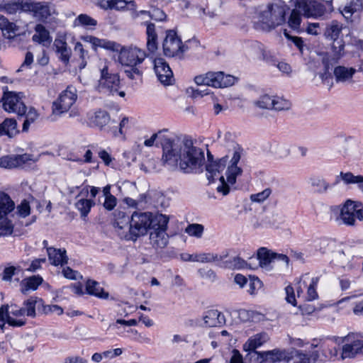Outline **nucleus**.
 I'll return each instance as SVG.
<instances>
[{
	"instance_id": "f257e3e1",
	"label": "nucleus",
	"mask_w": 363,
	"mask_h": 363,
	"mask_svg": "<svg viewBox=\"0 0 363 363\" xmlns=\"http://www.w3.org/2000/svg\"><path fill=\"white\" fill-rule=\"evenodd\" d=\"M162 160L164 166L178 168L184 174H196L204 164V152L194 145L191 138H171L163 136Z\"/></svg>"
},
{
	"instance_id": "f03ea898",
	"label": "nucleus",
	"mask_w": 363,
	"mask_h": 363,
	"mask_svg": "<svg viewBox=\"0 0 363 363\" xmlns=\"http://www.w3.org/2000/svg\"><path fill=\"white\" fill-rule=\"evenodd\" d=\"M245 350L247 351L245 357L246 363H315L319 357L318 351L308 354L294 348L288 350L274 349L264 352H258L251 348Z\"/></svg>"
},
{
	"instance_id": "7ed1b4c3",
	"label": "nucleus",
	"mask_w": 363,
	"mask_h": 363,
	"mask_svg": "<svg viewBox=\"0 0 363 363\" xmlns=\"http://www.w3.org/2000/svg\"><path fill=\"white\" fill-rule=\"evenodd\" d=\"M2 9L9 14H14L19 11L30 12L33 18L40 21L35 27V33L33 35V41L42 43L45 40V26L43 24L45 7L40 3L31 0H11L5 4Z\"/></svg>"
},
{
	"instance_id": "20e7f679",
	"label": "nucleus",
	"mask_w": 363,
	"mask_h": 363,
	"mask_svg": "<svg viewBox=\"0 0 363 363\" xmlns=\"http://www.w3.org/2000/svg\"><path fill=\"white\" fill-rule=\"evenodd\" d=\"M289 11L288 5L282 0H274L267 4L265 10L258 13V22L255 28L270 31L286 22V15Z\"/></svg>"
},
{
	"instance_id": "39448f33",
	"label": "nucleus",
	"mask_w": 363,
	"mask_h": 363,
	"mask_svg": "<svg viewBox=\"0 0 363 363\" xmlns=\"http://www.w3.org/2000/svg\"><path fill=\"white\" fill-rule=\"evenodd\" d=\"M147 57L146 52L137 47H121L119 50L118 61L129 69L125 70L126 76L134 79L135 76L141 77L143 72L138 67Z\"/></svg>"
},
{
	"instance_id": "423d86ee",
	"label": "nucleus",
	"mask_w": 363,
	"mask_h": 363,
	"mask_svg": "<svg viewBox=\"0 0 363 363\" xmlns=\"http://www.w3.org/2000/svg\"><path fill=\"white\" fill-rule=\"evenodd\" d=\"M155 214L151 212H134L130 218L125 213L120 212L119 218L121 216L125 219V224H129L130 240L135 241L138 238L145 235L147 230L151 229Z\"/></svg>"
},
{
	"instance_id": "0eeeda50",
	"label": "nucleus",
	"mask_w": 363,
	"mask_h": 363,
	"mask_svg": "<svg viewBox=\"0 0 363 363\" xmlns=\"http://www.w3.org/2000/svg\"><path fill=\"white\" fill-rule=\"evenodd\" d=\"M77 99V89L67 86L66 89L60 93L59 96L52 104V112L47 116V120L56 122L68 113Z\"/></svg>"
},
{
	"instance_id": "6e6552de",
	"label": "nucleus",
	"mask_w": 363,
	"mask_h": 363,
	"mask_svg": "<svg viewBox=\"0 0 363 363\" xmlns=\"http://www.w3.org/2000/svg\"><path fill=\"white\" fill-rule=\"evenodd\" d=\"M193 41L196 43H199V41L196 38L189 40L185 43H183L176 30H167L165 31V37L162 41L164 55L167 57H177L182 60L184 58V52L189 50L186 43Z\"/></svg>"
},
{
	"instance_id": "1a4fd4ad",
	"label": "nucleus",
	"mask_w": 363,
	"mask_h": 363,
	"mask_svg": "<svg viewBox=\"0 0 363 363\" xmlns=\"http://www.w3.org/2000/svg\"><path fill=\"white\" fill-rule=\"evenodd\" d=\"M169 218L162 213H155L152 220V231L150 233V242L153 247L164 248L169 242L167 233V225Z\"/></svg>"
},
{
	"instance_id": "9d476101",
	"label": "nucleus",
	"mask_w": 363,
	"mask_h": 363,
	"mask_svg": "<svg viewBox=\"0 0 363 363\" xmlns=\"http://www.w3.org/2000/svg\"><path fill=\"white\" fill-rule=\"evenodd\" d=\"M338 345L344 344L342 347L341 358H354L357 354H363V335L350 333L345 337L333 336Z\"/></svg>"
},
{
	"instance_id": "9b49d317",
	"label": "nucleus",
	"mask_w": 363,
	"mask_h": 363,
	"mask_svg": "<svg viewBox=\"0 0 363 363\" xmlns=\"http://www.w3.org/2000/svg\"><path fill=\"white\" fill-rule=\"evenodd\" d=\"M342 30V26L337 21H332L328 24L324 31V35L328 40H333L331 50L333 60L337 62L343 55L345 50V41L342 37H340Z\"/></svg>"
},
{
	"instance_id": "f8f14e48",
	"label": "nucleus",
	"mask_w": 363,
	"mask_h": 363,
	"mask_svg": "<svg viewBox=\"0 0 363 363\" xmlns=\"http://www.w3.org/2000/svg\"><path fill=\"white\" fill-rule=\"evenodd\" d=\"M120 77L118 73L108 70L107 66L101 69L100 79L96 90L100 93L114 95L120 88Z\"/></svg>"
},
{
	"instance_id": "ddd939ff",
	"label": "nucleus",
	"mask_w": 363,
	"mask_h": 363,
	"mask_svg": "<svg viewBox=\"0 0 363 363\" xmlns=\"http://www.w3.org/2000/svg\"><path fill=\"white\" fill-rule=\"evenodd\" d=\"M22 93L9 91L4 93L3 106L8 112L16 113L18 116H23L26 112V106L21 101Z\"/></svg>"
},
{
	"instance_id": "4468645a",
	"label": "nucleus",
	"mask_w": 363,
	"mask_h": 363,
	"mask_svg": "<svg viewBox=\"0 0 363 363\" xmlns=\"http://www.w3.org/2000/svg\"><path fill=\"white\" fill-rule=\"evenodd\" d=\"M153 64L158 80L164 85L172 84L174 81L173 72L166 60L162 57H156Z\"/></svg>"
},
{
	"instance_id": "2eb2a0df",
	"label": "nucleus",
	"mask_w": 363,
	"mask_h": 363,
	"mask_svg": "<svg viewBox=\"0 0 363 363\" xmlns=\"http://www.w3.org/2000/svg\"><path fill=\"white\" fill-rule=\"evenodd\" d=\"M242 151V148L237 144L234 147V152L230 160V164L226 170V179L228 183L231 185L236 183L237 177L240 175L242 172V169L238 167V164L241 157Z\"/></svg>"
},
{
	"instance_id": "dca6fc26",
	"label": "nucleus",
	"mask_w": 363,
	"mask_h": 363,
	"mask_svg": "<svg viewBox=\"0 0 363 363\" xmlns=\"http://www.w3.org/2000/svg\"><path fill=\"white\" fill-rule=\"evenodd\" d=\"M31 155L28 154L6 155L0 158V167L6 169L21 167L24 164H30V162H35Z\"/></svg>"
},
{
	"instance_id": "f3484780",
	"label": "nucleus",
	"mask_w": 363,
	"mask_h": 363,
	"mask_svg": "<svg viewBox=\"0 0 363 363\" xmlns=\"http://www.w3.org/2000/svg\"><path fill=\"white\" fill-rule=\"evenodd\" d=\"M53 48L57 59L65 65L69 64L72 50L66 42L65 37L59 36L55 39Z\"/></svg>"
},
{
	"instance_id": "a211bd4d",
	"label": "nucleus",
	"mask_w": 363,
	"mask_h": 363,
	"mask_svg": "<svg viewBox=\"0 0 363 363\" xmlns=\"http://www.w3.org/2000/svg\"><path fill=\"white\" fill-rule=\"evenodd\" d=\"M208 86L215 88L228 87L233 85L237 79L230 74H225L223 72H208Z\"/></svg>"
},
{
	"instance_id": "6ab92c4d",
	"label": "nucleus",
	"mask_w": 363,
	"mask_h": 363,
	"mask_svg": "<svg viewBox=\"0 0 363 363\" xmlns=\"http://www.w3.org/2000/svg\"><path fill=\"white\" fill-rule=\"evenodd\" d=\"M47 255L50 264L55 267H64L68 263V256L65 248L47 247Z\"/></svg>"
},
{
	"instance_id": "aec40b11",
	"label": "nucleus",
	"mask_w": 363,
	"mask_h": 363,
	"mask_svg": "<svg viewBox=\"0 0 363 363\" xmlns=\"http://www.w3.org/2000/svg\"><path fill=\"white\" fill-rule=\"evenodd\" d=\"M82 40L91 44L92 48L96 50L97 48H101L107 50L119 52L121 46L120 44L106 39H100L93 35L82 36Z\"/></svg>"
},
{
	"instance_id": "412c9836",
	"label": "nucleus",
	"mask_w": 363,
	"mask_h": 363,
	"mask_svg": "<svg viewBox=\"0 0 363 363\" xmlns=\"http://www.w3.org/2000/svg\"><path fill=\"white\" fill-rule=\"evenodd\" d=\"M319 345L323 356L328 359H335L339 352L338 342H335L333 337H328L320 340Z\"/></svg>"
},
{
	"instance_id": "4be33fe9",
	"label": "nucleus",
	"mask_w": 363,
	"mask_h": 363,
	"mask_svg": "<svg viewBox=\"0 0 363 363\" xmlns=\"http://www.w3.org/2000/svg\"><path fill=\"white\" fill-rule=\"evenodd\" d=\"M228 160V157L225 156L206 165V177L209 184L214 182L216 180L215 177H217V174L224 170Z\"/></svg>"
},
{
	"instance_id": "5701e85b",
	"label": "nucleus",
	"mask_w": 363,
	"mask_h": 363,
	"mask_svg": "<svg viewBox=\"0 0 363 363\" xmlns=\"http://www.w3.org/2000/svg\"><path fill=\"white\" fill-rule=\"evenodd\" d=\"M203 319L206 327H221L225 324V318L223 313L215 309L206 311Z\"/></svg>"
},
{
	"instance_id": "b1692460",
	"label": "nucleus",
	"mask_w": 363,
	"mask_h": 363,
	"mask_svg": "<svg viewBox=\"0 0 363 363\" xmlns=\"http://www.w3.org/2000/svg\"><path fill=\"white\" fill-rule=\"evenodd\" d=\"M355 201L347 200L340 209V217L342 223L347 225H354L355 223Z\"/></svg>"
},
{
	"instance_id": "393cba45",
	"label": "nucleus",
	"mask_w": 363,
	"mask_h": 363,
	"mask_svg": "<svg viewBox=\"0 0 363 363\" xmlns=\"http://www.w3.org/2000/svg\"><path fill=\"white\" fill-rule=\"evenodd\" d=\"M144 24L146 26L147 50L150 53L155 54L158 49V36L155 25L149 21H145Z\"/></svg>"
},
{
	"instance_id": "a878e982",
	"label": "nucleus",
	"mask_w": 363,
	"mask_h": 363,
	"mask_svg": "<svg viewBox=\"0 0 363 363\" xmlns=\"http://www.w3.org/2000/svg\"><path fill=\"white\" fill-rule=\"evenodd\" d=\"M220 267L230 269H242L245 268L257 269V267H252L250 263H247L245 259L239 256H235L231 258H225L223 261H220L217 264Z\"/></svg>"
},
{
	"instance_id": "bb28decb",
	"label": "nucleus",
	"mask_w": 363,
	"mask_h": 363,
	"mask_svg": "<svg viewBox=\"0 0 363 363\" xmlns=\"http://www.w3.org/2000/svg\"><path fill=\"white\" fill-rule=\"evenodd\" d=\"M85 293L100 299L107 300L109 298V293L105 291L99 282L91 279H88L85 282Z\"/></svg>"
},
{
	"instance_id": "cd10ccee",
	"label": "nucleus",
	"mask_w": 363,
	"mask_h": 363,
	"mask_svg": "<svg viewBox=\"0 0 363 363\" xmlns=\"http://www.w3.org/2000/svg\"><path fill=\"white\" fill-rule=\"evenodd\" d=\"M43 282V278L38 275L24 278L19 284L20 291L23 294H27L30 291H35Z\"/></svg>"
},
{
	"instance_id": "c85d7f7f",
	"label": "nucleus",
	"mask_w": 363,
	"mask_h": 363,
	"mask_svg": "<svg viewBox=\"0 0 363 363\" xmlns=\"http://www.w3.org/2000/svg\"><path fill=\"white\" fill-rule=\"evenodd\" d=\"M6 321L7 323L13 327H21L26 324L24 318L15 319L9 315V306L3 305L0 307V328H3Z\"/></svg>"
},
{
	"instance_id": "c756f323",
	"label": "nucleus",
	"mask_w": 363,
	"mask_h": 363,
	"mask_svg": "<svg viewBox=\"0 0 363 363\" xmlns=\"http://www.w3.org/2000/svg\"><path fill=\"white\" fill-rule=\"evenodd\" d=\"M357 70L354 67L338 65L334 68L333 74L337 83L352 81Z\"/></svg>"
},
{
	"instance_id": "7c9ffc66",
	"label": "nucleus",
	"mask_w": 363,
	"mask_h": 363,
	"mask_svg": "<svg viewBox=\"0 0 363 363\" xmlns=\"http://www.w3.org/2000/svg\"><path fill=\"white\" fill-rule=\"evenodd\" d=\"M110 119L106 111L99 109L89 117V123L91 126L101 129L108 123Z\"/></svg>"
},
{
	"instance_id": "2f4dec72",
	"label": "nucleus",
	"mask_w": 363,
	"mask_h": 363,
	"mask_svg": "<svg viewBox=\"0 0 363 363\" xmlns=\"http://www.w3.org/2000/svg\"><path fill=\"white\" fill-rule=\"evenodd\" d=\"M256 259L259 261L258 265L262 268H267L271 262L274 261V252L264 247L257 250Z\"/></svg>"
},
{
	"instance_id": "473e14b6",
	"label": "nucleus",
	"mask_w": 363,
	"mask_h": 363,
	"mask_svg": "<svg viewBox=\"0 0 363 363\" xmlns=\"http://www.w3.org/2000/svg\"><path fill=\"white\" fill-rule=\"evenodd\" d=\"M0 30L5 38L11 39L16 36L19 28L16 23L10 22L5 16L0 15Z\"/></svg>"
},
{
	"instance_id": "72a5a7b5",
	"label": "nucleus",
	"mask_w": 363,
	"mask_h": 363,
	"mask_svg": "<svg viewBox=\"0 0 363 363\" xmlns=\"http://www.w3.org/2000/svg\"><path fill=\"white\" fill-rule=\"evenodd\" d=\"M228 253L223 252L221 255L214 253H200L194 254V262L201 263L218 262L223 261L224 259L228 258Z\"/></svg>"
},
{
	"instance_id": "f704fd0d",
	"label": "nucleus",
	"mask_w": 363,
	"mask_h": 363,
	"mask_svg": "<svg viewBox=\"0 0 363 363\" xmlns=\"http://www.w3.org/2000/svg\"><path fill=\"white\" fill-rule=\"evenodd\" d=\"M97 21L86 13L79 14L73 21V27H82L93 30L97 26Z\"/></svg>"
},
{
	"instance_id": "c9c22d12",
	"label": "nucleus",
	"mask_w": 363,
	"mask_h": 363,
	"mask_svg": "<svg viewBox=\"0 0 363 363\" xmlns=\"http://www.w3.org/2000/svg\"><path fill=\"white\" fill-rule=\"evenodd\" d=\"M15 207L14 202L9 196L0 191V218L6 217Z\"/></svg>"
},
{
	"instance_id": "e433bc0d",
	"label": "nucleus",
	"mask_w": 363,
	"mask_h": 363,
	"mask_svg": "<svg viewBox=\"0 0 363 363\" xmlns=\"http://www.w3.org/2000/svg\"><path fill=\"white\" fill-rule=\"evenodd\" d=\"M16 121L12 118L5 119L0 124V135H6L11 138L18 133Z\"/></svg>"
},
{
	"instance_id": "4c0bfd02",
	"label": "nucleus",
	"mask_w": 363,
	"mask_h": 363,
	"mask_svg": "<svg viewBox=\"0 0 363 363\" xmlns=\"http://www.w3.org/2000/svg\"><path fill=\"white\" fill-rule=\"evenodd\" d=\"M340 177L345 184H357L358 189L363 193L362 175H354L350 172H340Z\"/></svg>"
},
{
	"instance_id": "58836bf2",
	"label": "nucleus",
	"mask_w": 363,
	"mask_h": 363,
	"mask_svg": "<svg viewBox=\"0 0 363 363\" xmlns=\"http://www.w3.org/2000/svg\"><path fill=\"white\" fill-rule=\"evenodd\" d=\"M255 104L260 108L264 109H274L277 111H282L284 106H279L277 103H274V99H272L269 95L262 96L259 100L255 102Z\"/></svg>"
},
{
	"instance_id": "ea45409f",
	"label": "nucleus",
	"mask_w": 363,
	"mask_h": 363,
	"mask_svg": "<svg viewBox=\"0 0 363 363\" xmlns=\"http://www.w3.org/2000/svg\"><path fill=\"white\" fill-rule=\"evenodd\" d=\"M362 9V4L361 0H350L341 10L343 16L348 19L355 12L360 11Z\"/></svg>"
},
{
	"instance_id": "a19ab883",
	"label": "nucleus",
	"mask_w": 363,
	"mask_h": 363,
	"mask_svg": "<svg viewBox=\"0 0 363 363\" xmlns=\"http://www.w3.org/2000/svg\"><path fill=\"white\" fill-rule=\"evenodd\" d=\"M288 26L297 33H301L304 29L301 28V14L297 10H292L288 20Z\"/></svg>"
},
{
	"instance_id": "79ce46f5",
	"label": "nucleus",
	"mask_w": 363,
	"mask_h": 363,
	"mask_svg": "<svg viewBox=\"0 0 363 363\" xmlns=\"http://www.w3.org/2000/svg\"><path fill=\"white\" fill-rule=\"evenodd\" d=\"M96 204L95 201L91 199H81L76 203L75 206L81 213L82 217H86L91 208Z\"/></svg>"
},
{
	"instance_id": "37998d69",
	"label": "nucleus",
	"mask_w": 363,
	"mask_h": 363,
	"mask_svg": "<svg viewBox=\"0 0 363 363\" xmlns=\"http://www.w3.org/2000/svg\"><path fill=\"white\" fill-rule=\"evenodd\" d=\"M267 340L268 335L267 333H262L256 334L248 340L247 342L245 345V347L247 346V348L256 350L266 342Z\"/></svg>"
},
{
	"instance_id": "c03bdc74",
	"label": "nucleus",
	"mask_w": 363,
	"mask_h": 363,
	"mask_svg": "<svg viewBox=\"0 0 363 363\" xmlns=\"http://www.w3.org/2000/svg\"><path fill=\"white\" fill-rule=\"evenodd\" d=\"M58 12L56 11L55 5L51 3H47V23H50V28L53 29L61 23V21L56 16Z\"/></svg>"
},
{
	"instance_id": "a18cd8bd",
	"label": "nucleus",
	"mask_w": 363,
	"mask_h": 363,
	"mask_svg": "<svg viewBox=\"0 0 363 363\" xmlns=\"http://www.w3.org/2000/svg\"><path fill=\"white\" fill-rule=\"evenodd\" d=\"M311 0H294V5L295 9L294 10H297L298 12L306 17H310L311 12Z\"/></svg>"
},
{
	"instance_id": "49530a36",
	"label": "nucleus",
	"mask_w": 363,
	"mask_h": 363,
	"mask_svg": "<svg viewBox=\"0 0 363 363\" xmlns=\"http://www.w3.org/2000/svg\"><path fill=\"white\" fill-rule=\"evenodd\" d=\"M249 289L247 292L251 295H255L262 287V281L255 276H250L248 281Z\"/></svg>"
},
{
	"instance_id": "de8ad7c7",
	"label": "nucleus",
	"mask_w": 363,
	"mask_h": 363,
	"mask_svg": "<svg viewBox=\"0 0 363 363\" xmlns=\"http://www.w3.org/2000/svg\"><path fill=\"white\" fill-rule=\"evenodd\" d=\"M311 184L313 187H317L316 192L319 194L326 192L330 187L329 184L325 179L319 177L311 178Z\"/></svg>"
},
{
	"instance_id": "09e8293b",
	"label": "nucleus",
	"mask_w": 363,
	"mask_h": 363,
	"mask_svg": "<svg viewBox=\"0 0 363 363\" xmlns=\"http://www.w3.org/2000/svg\"><path fill=\"white\" fill-rule=\"evenodd\" d=\"M13 226L6 217L0 218V236H7L13 233Z\"/></svg>"
},
{
	"instance_id": "8fccbe9b",
	"label": "nucleus",
	"mask_w": 363,
	"mask_h": 363,
	"mask_svg": "<svg viewBox=\"0 0 363 363\" xmlns=\"http://www.w3.org/2000/svg\"><path fill=\"white\" fill-rule=\"evenodd\" d=\"M283 34L288 40H291L294 44V45L298 48L301 54L303 53V48L305 47V44L302 38L291 35L289 34V32L286 29H284L283 30Z\"/></svg>"
},
{
	"instance_id": "3c124183",
	"label": "nucleus",
	"mask_w": 363,
	"mask_h": 363,
	"mask_svg": "<svg viewBox=\"0 0 363 363\" xmlns=\"http://www.w3.org/2000/svg\"><path fill=\"white\" fill-rule=\"evenodd\" d=\"M24 116H26V119L23 124V131L26 132L28 130L30 124L37 119L38 114L35 108H30L28 112H26Z\"/></svg>"
},
{
	"instance_id": "603ef678",
	"label": "nucleus",
	"mask_w": 363,
	"mask_h": 363,
	"mask_svg": "<svg viewBox=\"0 0 363 363\" xmlns=\"http://www.w3.org/2000/svg\"><path fill=\"white\" fill-rule=\"evenodd\" d=\"M311 12L310 17L311 16H321L324 15L325 12V6L315 0L311 1Z\"/></svg>"
},
{
	"instance_id": "864d4df0",
	"label": "nucleus",
	"mask_w": 363,
	"mask_h": 363,
	"mask_svg": "<svg viewBox=\"0 0 363 363\" xmlns=\"http://www.w3.org/2000/svg\"><path fill=\"white\" fill-rule=\"evenodd\" d=\"M203 232V226L201 224L193 223L187 226L186 233L191 236L200 238Z\"/></svg>"
},
{
	"instance_id": "5fc2aeb1",
	"label": "nucleus",
	"mask_w": 363,
	"mask_h": 363,
	"mask_svg": "<svg viewBox=\"0 0 363 363\" xmlns=\"http://www.w3.org/2000/svg\"><path fill=\"white\" fill-rule=\"evenodd\" d=\"M62 274L65 278L70 280H77L83 277L79 272L72 269L69 267H63Z\"/></svg>"
},
{
	"instance_id": "6e6d98bb",
	"label": "nucleus",
	"mask_w": 363,
	"mask_h": 363,
	"mask_svg": "<svg viewBox=\"0 0 363 363\" xmlns=\"http://www.w3.org/2000/svg\"><path fill=\"white\" fill-rule=\"evenodd\" d=\"M272 190L269 188H267L261 192L252 194L250 199L252 202L262 203L270 196Z\"/></svg>"
},
{
	"instance_id": "4d7b16f0",
	"label": "nucleus",
	"mask_w": 363,
	"mask_h": 363,
	"mask_svg": "<svg viewBox=\"0 0 363 363\" xmlns=\"http://www.w3.org/2000/svg\"><path fill=\"white\" fill-rule=\"evenodd\" d=\"M36 300L34 298H30L24 302L26 306V313L28 316L34 317L35 315V305Z\"/></svg>"
},
{
	"instance_id": "13d9d810",
	"label": "nucleus",
	"mask_w": 363,
	"mask_h": 363,
	"mask_svg": "<svg viewBox=\"0 0 363 363\" xmlns=\"http://www.w3.org/2000/svg\"><path fill=\"white\" fill-rule=\"evenodd\" d=\"M198 273L199 274L201 277L203 279H208L213 281L216 278V272L211 269L200 268L198 270Z\"/></svg>"
},
{
	"instance_id": "bf43d9fd",
	"label": "nucleus",
	"mask_w": 363,
	"mask_h": 363,
	"mask_svg": "<svg viewBox=\"0 0 363 363\" xmlns=\"http://www.w3.org/2000/svg\"><path fill=\"white\" fill-rule=\"evenodd\" d=\"M219 180L220 182V184L217 187V191L221 193L223 196L228 195L230 192V184H228V182H225L223 176H220L219 177Z\"/></svg>"
},
{
	"instance_id": "052dcab7",
	"label": "nucleus",
	"mask_w": 363,
	"mask_h": 363,
	"mask_svg": "<svg viewBox=\"0 0 363 363\" xmlns=\"http://www.w3.org/2000/svg\"><path fill=\"white\" fill-rule=\"evenodd\" d=\"M117 204V199L115 196H106L103 204L104 208L108 211L114 209Z\"/></svg>"
},
{
	"instance_id": "680f3d73",
	"label": "nucleus",
	"mask_w": 363,
	"mask_h": 363,
	"mask_svg": "<svg viewBox=\"0 0 363 363\" xmlns=\"http://www.w3.org/2000/svg\"><path fill=\"white\" fill-rule=\"evenodd\" d=\"M285 291H286V301L293 306H296V300L295 298L294 288L291 285H288L285 288Z\"/></svg>"
},
{
	"instance_id": "e2e57ef3",
	"label": "nucleus",
	"mask_w": 363,
	"mask_h": 363,
	"mask_svg": "<svg viewBox=\"0 0 363 363\" xmlns=\"http://www.w3.org/2000/svg\"><path fill=\"white\" fill-rule=\"evenodd\" d=\"M113 9L117 10V11H121L124 10L128 4H131L133 6H135V1H130L128 2L125 0H113Z\"/></svg>"
},
{
	"instance_id": "0e129e2a",
	"label": "nucleus",
	"mask_w": 363,
	"mask_h": 363,
	"mask_svg": "<svg viewBox=\"0 0 363 363\" xmlns=\"http://www.w3.org/2000/svg\"><path fill=\"white\" fill-rule=\"evenodd\" d=\"M166 17L167 15L162 10L157 9H154L151 13L150 18L156 21H162L166 18Z\"/></svg>"
},
{
	"instance_id": "69168bd1",
	"label": "nucleus",
	"mask_w": 363,
	"mask_h": 363,
	"mask_svg": "<svg viewBox=\"0 0 363 363\" xmlns=\"http://www.w3.org/2000/svg\"><path fill=\"white\" fill-rule=\"evenodd\" d=\"M18 213L23 216L26 217L30 213V206L27 201H23L18 207H17Z\"/></svg>"
},
{
	"instance_id": "338daca9",
	"label": "nucleus",
	"mask_w": 363,
	"mask_h": 363,
	"mask_svg": "<svg viewBox=\"0 0 363 363\" xmlns=\"http://www.w3.org/2000/svg\"><path fill=\"white\" fill-rule=\"evenodd\" d=\"M63 363H88V360L79 356H72L66 357Z\"/></svg>"
},
{
	"instance_id": "774afa93",
	"label": "nucleus",
	"mask_w": 363,
	"mask_h": 363,
	"mask_svg": "<svg viewBox=\"0 0 363 363\" xmlns=\"http://www.w3.org/2000/svg\"><path fill=\"white\" fill-rule=\"evenodd\" d=\"M355 219L363 220V204L359 201H355Z\"/></svg>"
}]
</instances>
